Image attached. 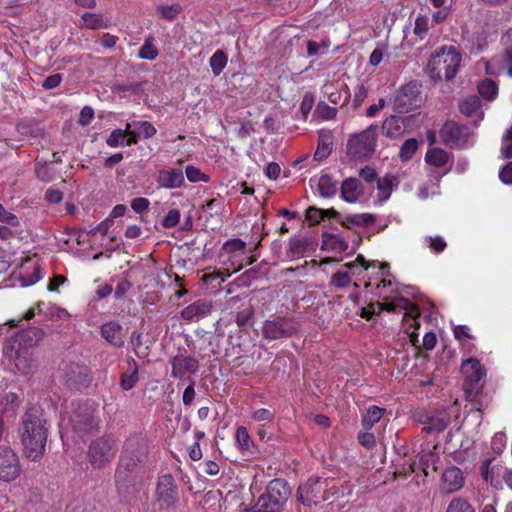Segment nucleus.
Returning <instances> with one entry per match:
<instances>
[{
	"mask_svg": "<svg viewBox=\"0 0 512 512\" xmlns=\"http://www.w3.org/2000/svg\"><path fill=\"white\" fill-rule=\"evenodd\" d=\"M149 443L141 432L131 434L123 443L115 470V483L119 493H129L136 481V474L147 462Z\"/></svg>",
	"mask_w": 512,
	"mask_h": 512,
	"instance_id": "1",
	"label": "nucleus"
},
{
	"mask_svg": "<svg viewBox=\"0 0 512 512\" xmlns=\"http://www.w3.org/2000/svg\"><path fill=\"white\" fill-rule=\"evenodd\" d=\"M351 489L344 486L339 479L310 477L297 489V500L306 507L318 505L325 501H335L351 494Z\"/></svg>",
	"mask_w": 512,
	"mask_h": 512,
	"instance_id": "2",
	"label": "nucleus"
},
{
	"mask_svg": "<svg viewBox=\"0 0 512 512\" xmlns=\"http://www.w3.org/2000/svg\"><path fill=\"white\" fill-rule=\"evenodd\" d=\"M47 421L41 411L36 408L28 409L23 417L21 441L27 458L35 461L40 459L47 442Z\"/></svg>",
	"mask_w": 512,
	"mask_h": 512,
	"instance_id": "3",
	"label": "nucleus"
},
{
	"mask_svg": "<svg viewBox=\"0 0 512 512\" xmlns=\"http://www.w3.org/2000/svg\"><path fill=\"white\" fill-rule=\"evenodd\" d=\"M463 390L467 401L475 403V408L482 409L483 385L486 369L476 358H468L462 362Z\"/></svg>",
	"mask_w": 512,
	"mask_h": 512,
	"instance_id": "4",
	"label": "nucleus"
},
{
	"mask_svg": "<svg viewBox=\"0 0 512 512\" xmlns=\"http://www.w3.org/2000/svg\"><path fill=\"white\" fill-rule=\"evenodd\" d=\"M291 495L289 484L283 479L271 480L266 491L258 498L251 509L244 508V512H283L286 502Z\"/></svg>",
	"mask_w": 512,
	"mask_h": 512,
	"instance_id": "5",
	"label": "nucleus"
},
{
	"mask_svg": "<svg viewBox=\"0 0 512 512\" xmlns=\"http://www.w3.org/2000/svg\"><path fill=\"white\" fill-rule=\"evenodd\" d=\"M462 56L457 47L443 46L436 51L428 62L429 75L436 80H451L455 77Z\"/></svg>",
	"mask_w": 512,
	"mask_h": 512,
	"instance_id": "6",
	"label": "nucleus"
},
{
	"mask_svg": "<svg viewBox=\"0 0 512 512\" xmlns=\"http://www.w3.org/2000/svg\"><path fill=\"white\" fill-rule=\"evenodd\" d=\"M117 452V438L113 434H104L90 442L87 457L93 469H103L111 464Z\"/></svg>",
	"mask_w": 512,
	"mask_h": 512,
	"instance_id": "7",
	"label": "nucleus"
},
{
	"mask_svg": "<svg viewBox=\"0 0 512 512\" xmlns=\"http://www.w3.org/2000/svg\"><path fill=\"white\" fill-rule=\"evenodd\" d=\"M378 126L370 125L365 130L351 135L347 141V155L352 160H364L375 151Z\"/></svg>",
	"mask_w": 512,
	"mask_h": 512,
	"instance_id": "8",
	"label": "nucleus"
},
{
	"mask_svg": "<svg viewBox=\"0 0 512 512\" xmlns=\"http://www.w3.org/2000/svg\"><path fill=\"white\" fill-rule=\"evenodd\" d=\"M391 280H387L382 278L375 285L371 280L367 281L364 285L366 289H370V291L378 298H382L384 302H376L379 314L382 311L387 312H396L398 310H407L409 307L412 308L413 311L418 313V309L415 305L411 304L410 301L404 297H398L395 301L388 302L387 296L383 293L382 289L391 286Z\"/></svg>",
	"mask_w": 512,
	"mask_h": 512,
	"instance_id": "9",
	"label": "nucleus"
},
{
	"mask_svg": "<svg viewBox=\"0 0 512 512\" xmlns=\"http://www.w3.org/2000/svg\"><path fill=\"white\" fill-rule=\"evenodd\" d=\"M471 130L467 125L453 120L446 121L439 130L441 142L451 149H463L467 146Z\"/></svg>",
	"mask_w": 512,
	"mask_h": 512,
	"instance_id": "10",
	"label": "nucleus"
},
{
	"mask_svg": "<svg viewBox=\"0 0 512 512\" xmlns=\"http://www.w3.org/2000/svg\"><path fill=\"white\" fill-rule=\"evenodd\" d=\"M261 330L263 337L267 340L290 338L299 331L294 319L286 316L266 320Z\"/></svg>",
	"mask_w": 512,
	"mask_h": 512,
	"instance_id": "11",
	"label": "nucleus"
},
{
	"mask_svg": "<svg viewBox=\"0 0 512 512\" xmlns=\"http://www.w3.org/2000/svg\"><path fill=\"white\" fill-rule=\"evenodd\" d=\"M94 413L95 408L88 404H81L74 410L70 423L80 437L99 429V420H96Z\"/></svg>",
	"mask_w": 512,
	"mask_h": 512,
	"instance_id": "12",
	"label": "nucleus"
},
{
	"mask_svg": "<svg viewBox=\"0 0 512 512\" xmlns=\"http://www.w3.org/2000/svg\"><path fill=\"white\" fill-rule=\"evenodd\" d=\"M420 94L421 85L416 81L404 84L394 97V110L399 113H406L418 107L421 102Z\"/></svg>",
	"mask_w": 512,
	"mask_h": 512,
	"instance_id": "13",
	"label": "nucleus"
},
{
	"mask_svg": "<svg viewBox=\"0 0 512 512\" xmlns=\"http://www.w3.org/2000/svg\"><path fill=\"white\" fill-rule=\"evenodd\" d=\"M22 473L18 455L8 446H0V482L15 481Z\"/></svg>",
	"mask_w": 512,
	"mask_h": 512,
	"instance_id": "14",
	"label": "nucleus"
},
{
	"mask_svg": "<svg viewBox=\"0 0 512 512\" xmlns=\"http://www.w3.org/2000/svg\"><path fill=\"white\" fill-rule=\"evenodd\" d=\"M438 448L437 444L431 445L430 443H426L422 445L421 451L418 454L419 462H413L409 465V469L411 472H415L416 468L420 469L425 476L430 475V473L437 471V463L439 462V454L436 452Z\"/></svg>",
	"mask_w": 512,
	"mask_h": 512,
	"instance_id": "15",
	"label": "nucleus"
},
{
	"mask_svg": "<svg viewBox=\"0 0 512 512\" xmlns=\"http://www.w3.org/2000/svg\"><path fill=\"white\" fill-rule=\"evenodd\" d=\"M4 353L14 361L15 368L21 374L31 373L37 366L33 354L28 348L16 346V348L11 351L10 343L7 342Z\"/></svg>",
	"mask_w": 512,
	"mask_h": 512,
	"instance_id": "16",
	"label": "nucleus"
},
{
	"mask_svg": "<svg viewBox=\"0 0 512 512\" xmlns=\"http://www.w3.org/2000/svg\"><path fill=\"white\" fill-rule=\"evenodd\" d=\"M44 337L45 331L41 327L31 326L16 333L8 342L10 343L11 351H13L16 346L30 349L37 346Z\"/></svg>",
	"mask_w": 512,
	"mask_h": 512,
	"instance_id": "17",
	"label": "nucleus"
},
{
	"mask_svg": "<svg viewBox=\"0 0 512 512\" xmlns=\"http://www.w3.org/2000/svg\"><path fill=\"white\" fill-rule=\"evenodd\" d=\"M171 377L183 379L187 374H196L199 371V361L195 357L176 355L170 360Z\"/></svg>",
	"mask_w": 512,
	"mask_h": 512,
	"instance_id": "18",
	"label": "nucleus"
},
{
	"mask_svg": "<svg viewBox=\"0 0 512 512\" xmlns=\"http://www.w3.org/2000/svg\"><path fill=\"white\" fill-rule=\"evenodd\" d=\"M157 495L167 507H172L178 501L177 486L171 474L161 476L157 484Z\"/></svg>",
	"mask_w": 512,
	"mask_h": 512,
	"instance_id": "19",
	"label": "nucleus"
},
{
	"mask_svg": "<svg viewBox=\"0 0 512 512\" xmlns=\"http://www.w3.org/2000/svg\"><path fill=\"white\" fill-rule=\"evenodd\" d=\"M101 337L115 348H121L125 343L123 326L116 320L105 322L100 327Z\"/></svg>",
	"mask_w": 512,
	"mask_h": 512,
	"instance_id": "20",
	"label": "nucleus"
},
{
	"mask_svg": "<svg viewBox=\"0 0 512 512\" xmlns=\"http://www.w3.org/2000/svg\"><path fill=\"white\" fill-rule=\"evenodd\" d=\"M212 301L199 299L192 304L186 306L181 311V317L190 322H198L206 318L212 313Z\"/></svg>",
	"mask_w": 512,
	"mask_h": 512,
	"instance_id": "21",
	"label": "nucleus"
},
{
	"mask_svg": "<svg viewBox=\"0 0 512 512\" xmlns=\"http://www.w3.org/2000/svg\"><path fill=\"white\" fill-rule=\"evenodd\" d=\"M157 184L165 189L180 188L185 184V177L181 168L162 169L156 176Z\"/></svg>",
	"mask_w": 512,
	"mask_h": 512,
	"instance_id": "22",
	"label": "nucleus"
},
{
	"mask_svg": "<svg viewBox=\"0 0 512 512\" xmlns=\"http://www.w3.org/2000/svg\"><path fill=\"white\" fill-rule=\"evenodd\" d=\"M64 380L70 387L90 382L89 369L85 365L71 363L64 368Z\"/></svg>",
	"mask_w": 512,
	"mask_h": 512,
	"instance_id": "23",
	"label": "nucleus"
},
{
	"mask_svg": "<svg viewBox=\"0 0 512 512\" xmlns=\"http://www.w3.org/2000/svg\"><path fill=\"white\" fill-rule=\"evenodd\" d=\"M407 123H409L408 117L390 115L383 121L381 132L390 139H397L405 133Z\"/></svg>",
	"mask_w": 512,
	"mask_h": 512,
	"instance_id": "24",
	"label": "nucleus"
},
{
	"mask_svg": "<svg viewBox=\"0 0 512 512\" xmlns=\"http://www.w3.org/2000/svg\"><path fill=\"white\" fill-rule=\"evenodd\" d=\"M126 363V370L121 374L120 387L124 391H129L139 381V366L133 357H128Z\"/></svg>",
	"mask_w": 512,
	"mask_h": 512,
	"instance_id": "25",
	"label": "nucleus"
},
{
	"mask_svg": "<svg viewBox=\"0 0 512 512\" xmlns=\"http://www.w3.org/2000/svg\"><path fill=\"white\" fill-rule=\"evenodd\" d=\"M333 145L332 132L330 130H320L318 132V144L314 153V159L317 161L326 159L331 154Z\"/></svg>",
	"mask_w": 512,
	"mask_h": 512,
	"instance_id": "26",
	"label": "nucleus"
},
{
	"mask_svg": "<svg viewBox=\"0 0 512 512\" xmlns=\"http://www.w3.org/2000/svg\"><path fill=\"white\" fill-rule=\"evenodd\" d=\"M235 440L238 449L241 451V453L248 456H254L258 452L257 446L252 440L246 427L239 426L237 428L235 433Z\"/></svg>",
	"mask_w": 512,
	"mask_h": 512,
	"instance_id": "27",
	"label": "nucleus"
},
{
	"mask_svg": "<svg viewBox=\"0 0 512 512\" xmlns=\"http://www.w3.org/2000/svg\"><path fill=\"white\" fill-rule=\"evenodd\" d=\"M458 107L459 111L466 117L478 116L483 119L482 103L476 95L464 98L459 102Z\"/></svg>",
	"mask_w": 512,
	"mask_h": 512,
	"instance_id": "28",
	"label": "nucleus"
},
{
	"mask_svg": "<svg viewBox=\"0 0 512 512\" xmlns=\"http://www.w3.org/2000/svg\"><path fill=\"white\" fill-rule=\"evenodd\" d=\"M442 480L445 489L450 493L459 490L464 482L462 471L455 466L449 467L443 472Z\"/></svg>",
	"mask_w": 512,
	"mask_h": 512,
	"instance_id": "29",
	"label": "nucleus"
},
{
	"mask_svg": "<svg viewBox=\"0 0 512 512\" xmlns=\"http://www.w3.org/2000/svg\"><path fill=\"white\" fill-rule=\"evenodd\" d=\"M362 193L361 184L356 178H347L343 181L341 185V197L346 202H356Z\"/></svg>",
	"mask_w": 512,
	"mask_h": 512,
	"instance_id": "30",
	"label": "nucleus"
},
{
	"mask_svg": "<svg viewBox=\"0 0 512 512\" xmlns=\"http://www.w3.org/2000/svg\"><path fill=\"white\" fill-rule=\"evenodd\" d=\"M423 423V432L427 434L440 433L447 428L450 423V418L446 413H439L436 415L428 416Z\"/></svg>",
	"mask_w": 512,
	"mask_h": 512,
	"instance_id": "31",
	"label": "nucleus"
},
{
	"mask_svg": "<svg viewBox=\"0 0 512 512\" xmlns=\"http://www.w3.org/2000/svg\"><path fill=\"white\" fill-rule=\"evenodd\" d=\"M376 222V216L370 213L349 214L341 221L342 226L351 228V226L369 227Z\"/></svg>",
	"mask_w": 512,
	"mask_h": 512,
	"instance_id": "32",
	"label": "nucleus"
},
{
	"mask_svg": "<svg viewBox=\"0 0 512 512\" xmlns=\"http://www.w3.org/2000/svg\"><path fill=\"white\" fill-rule=\"evenodd\" d=\"M450 160V154L442 148H431L426 152L425 161L436 168L444 167Z\"/></svg>",
	"mask_w": 512,
	"mask_h": 512,
	"instance_id": "33",
	"label": "nucleus"
},
{
	"mask_svg": "<svg viewBox=\"0 0 512 512\" xmlns=\"http://www.w3.org/2000/svg\"><path fill=\"white\" fill-rule=\"evenodd\" d=\"M21 402L22 400L17 393L8 392L0 400V412L14 415Z\"/></svg>",
	"mask_w": 512,
	"mask_h": 512,
	"instance_id": "34",
	"label": "nucleus"
},
{
	"mask_svg": "<svg viewBox=\"0 0 512 512\" xmlns=\"http://www.w3.org/2000/svg\"><path fill=\"white\" fill-rule=\"evenodd\" d=\"M385 413V408L376 405L370 406L362 417V427L368 431L380 421Z\"/></svg>",
	"mask_w": 512,
	"mask_h": 512,
	"instance_id": "35",
	"label": "nucleus"
},
{
	"mask_svg": "<svg viewBox=\"0 0 512 512\" xmlns=\"http://www.w3.org/2000/svg\"><path fill=\"white\" fill-rule=\"evenodd\" d=\"M231 276L228 270L225 271H216L213 270L211 272H205L201 278L204 285L210 287L211 289H215L220 287V285Z\"/></svg>",
	"mask_w": 512,
	"mask_h": 512,
	"instance_id": "36",
	"label": "nucleus"
},
{
	"mask_svg": "<svg viewBox=\"0 0 512 512\" xmlns=\"http://www.w3.org/2000/svg\"><path fill=\"white\" fill-rule=\"evenodd\" d=\"M478 93L482 98L488 101H493L498 96V85L490 78H486L478 83Z\"/></svg>",
	"mask_w": 512,
	"mask_h": 512,
	"instance_id": "37",
	"label": "nucleus"
},
{
	"mask_svg": "<svg viewBox=\"0 0 512 512\" xmlns=\"http://www.w3.org/2000/svg\"><path fill=\"white\" fill-rule=\"evenodd\" d=\"M159 55V50L155 44V38L149 35L145 38L144 44L138 52V57L145 60H155Z\"/></svg>",
	"mask_w": 512,
	"mask_h": 512,
	"instance_id": "38",
	"label": "nucleus"
},
{
	"mask_svg": "<svg viewBox=\"0 0 512 512\" xmlns=\"http://www.w3.org/2000/svg\"><path fill=\"white\" fill-rule=\"evenodd\" d=\"M323 247L337 253H343L348 249V243L337 235L323 234Z\"/></svg>",
	"mask_w": 512,
	"mask_h": 512,
	"instance_id": "39",
	"label": "nucleus"
},
{
	"mask_svg": "<svg viewBox=\"0 0 512 512\" xmlns=\"http://www.w3.org/2000/svg\"><path fill=\"white\" fill-rule=\"evenodd\" d=\"M430 30V19L425 14H418L414 21L413 33L419 40H424Z\"/></svg>",
	"mask_w": 512,
	"mask_h": 512,
	"instance_id": "40",
	"label": "nucleus"
},
{
	"mask_svg": "<svg viewBox=\"0 0 512 512\" xmlns=\"http://www.w3.org/2000/svg\"><path fill=\"white\" fill-rule=\"evenodd\" d=\"M227 61V55L223 50L218 49L213 53V55L210 57L209 65L215 76L220 75V73L226 67Z\"/></svg>",
	"mask_w": 512,
	"mask_h": 512,
	"instance_id": "41",
	"label": "nucleus"
},
{
	"mask_svg": "<svg viewBox=\"0 0 512 512\" xmlns=\"http://www.w3.org/2000/svg\"><path fill=\"white\" fill-rule=\"evenodd\" d=\"M318 191L322 197H332L335 195L337 187L330 175L324 174L319 178Z\"/></svg>",
	"mask_w": 512,
	"mask_h": 512,
	"instance_id": "42",
	"label": "nucleus"
},
{
	"mask_svg": "<svg viewBox=\"0 0 512 512\" xmlns=\"http://www.w3.org/2000/svg\"><path fill=\"white\" fill-rule=\"evenodd\" d=\"M395 181L396 178L389 175L385 176L383 179L378 180L377 189L380 191V202H384L390 198Z\"/></svg>",
	"mask_w": 512,
	"mask_h": 512,
	"instance_id": "43",
	"label": "nucleus"
},
{
	"mask_svg": "<svg viewBox=\"0 0 512 512\" xmlns=\"http://www.w3.org/2000/svg\"><path fill=\"white\" fill-rule=\"evenodd\" d=\"M418 149V141L415 138H409L400 147L399 157L403 162L412 159Z\"/></svg>",
	"mask_w": 512,
	"mask_h": 512,
	"instance_id": "44",
	"label": "nucleus"
},
{
	"mask_svg": "<svg viewBox=\"0 0 512 512\" xmlns=\"http://www.w3.org/2000/svg\"><path fill=\"white\" fill-rule=\"evenodd\" d=\"M130 342L137 357L144 358L148 355V347H143V335L141 332L133 331Z\"/></svg>",
	"mask_w": 512,
	"mask_h": 512,
	"instance_id": "45",
	"label": "nucleus"
},
{
	"mask_svg": "<svg viewBox=\"0 0 512 512\" xmlns=\"http://www.w3.org/2000/svg\"><path fill=\"white\" fill-rule=\"evenodd\" d=\"M82 20L84 22V26L88 29L97 30L107 27L100 14L86 12L82 15Z\"/></svg>",
	"mask_w": 512,
	"mask_h": 512,
	"instance_id": "46",
	"label": "nucleus"
},
{
	"mask_svg": "<svg viewBox=\"0 0 512 512\" xmlns=\"http://www.w3.org/2000/svg\"><path fill=\"white\" fill-rule=\"evenodd\" d=\"M306 250V241L301 238H290L287 255L294 259L299 258Z\"/></svg>",
	"mask_w": 512,
	"mask_h": 512,
	"instance_id": "47",
	"label": "nucleus"
},
{
	"mask_svg": "<svg viewBox=\"0 0 512 512\" xmlns=\"http://www.w3.org/2000/svg\"><path fill=\"white\" fill-rule=\"evenodd\" d=\"M446 512H475V510L464 498L455 497L448 504Z\"/></svg>",
	"mask_w": 512,
	"mask_h": 512,
	"instance_id": "48",
	"label": "nucleus"
},
{
	"mask_svg": "<svg viewBox=\"0 0 512 512\" xmlns=\"http://www.w3.org/2000/svg\"><path fill=\"white\" fill-rule=\"evenodd\" d=\"M370 264L366 261L362 254H358L356 259L352 262L345 263L343 267H345L350 275L359 274L363 270H367Z\"/></svg>",
	"mask_w": 512,
	"mask_h": 512,
	"instance_id": "49",
	"label": "nucleus"
},
{
	"mask_svg": "<svg viewBox=\"0 0 512 512\" xmlns=\"http://www.w3.org/2000/svg\"><path fill=\"white\" fill-rule=\"evenodd\" d=\"M185 175L189 182L191 183H197V182H209L210 177L207 174H204L201 172V170L194 166V165H188L185 168Z\"/></svg>",
	"mask_w": 512,
	"mask_h": 512,
	"instance_id": "50",
	"label": "nucleus"
},
{
	"mask_svg": "<svg viewBox=\"0 0 512 512\" xmlns=\"http://www.w3.org/2000/svg\"><path fill=\"white\" fill-rule=\"evenodd\" d=\"M351 283V275L348 271H337L331 277V286L342 289L347 287Z\"/></svg>",
	"mask_w": 512,
	"mask_h": 512,
	"instance_id": "51",
	"label": "nucleus"
},
{
	"mask_svg": "<svg viewBox=\"0 0 512 512\" xmlns=\"http://www.w3.org/2000/svg\"><path fill=\"white\" fill-rule=\"evenodd\" d=\"M161 18L172 21L182 11V6L179 3L171 5H164L158 8Z\"/></svg>",
	"mask_w": 512,
	"mask_h": 512,
	"instance_id": "52",
	"label": "nucleus"
},
{
	"mask_svg": "<svg viewBox=\"0 0 512 512\" xmlns=\"http://www.w3.org/2000/svg\"><path fill=\"white\" fill-rule=\"evenodd\" d=\"M126 131L122 129H114L108 138L106 144L111 148H117L119 146H126L125 144Z\"/></svg>",
	"mask_w": 512,
	"mask_h": 512,
	"instance_id": "53",
	"label": "nucleus"
},
{
	"mask_svg": "<svg viewBox=\"0 0 512 512\" xmlns=\"http://www.w3.org/2000/svg\"><path fill=\"white\" fill-rule=\"evenodd\" d=\"M251 418L255 422L271 423L275 420V412L270 409L260 408V409H256V410L252 411Z\"/></svg>",
	"mask_w": 512,
	"mask_h": 512,
	"instance_id": "54",
	"label": "nucleus"
},
{
	"mask_svg": "<svg viewBox=\"0 0 512 512\" xmlns=\"http://www.w3.org/2000/svg\"><path fill=\"white\" fill-rule=\"evenodd\" d=\"M0 222L7 225V227H18L20 225V221L17 215L5 209V207L0 204Z\"/></svg>",
	"mask_w": 512,
	"mask_h": 512,
	"instance_id": "55",
	"label": "nucleus"
},
{
	"mask_svg": "<svg viewBox=\"0 0 512 512\" xmlns=\"http://www.w3.org/2000/svg\"><path fill=\"white\" fill-rule=\"evenodd\" d=\"M181 214L178 209H171L162 220V226L166 229L176 227L180 222Z\"/></svg>",
	"mask_w": 512,
	"mask_h": 512,
	"instance_id": "56",
	"label": "nucleus"
},
{
	"mask_svg": "<svg viewBox=\"0 0 512 512\" xmlns=\"http://www.w3.org/2000/svg\"><path fill=\"white\" fill-rule=\"evenodd\" d=\"M246 247V243L241 240L240 238H233L227 240L223 246L222 249L227 253H235L237 251H242Z\"/></svg>",
	"mask_w": 512,
	"mask_h": 512,
	"instance_id": "57",
	"label": "nucleus"
},
{
	"mask_svg": "<svg viewBox=\"0 0 512 512\" xmlns=\"http://www.w3.org/2000/svg\"><path fill=\"white\" fill-rule=\"evenodd\" d=\"M305 218L310 225L319 224L324 219L322 209L315 206H310L305 213Z\"/></svg>",
	"mask_w": 512,
	"mask_h": 512,
	"instance_id": "58",
	"label": "nucleus"
},
{
	"mask_svg": "<svg viewBox=\"0 0 512 512\" xmlns=\"http://www.w3.org/2000/svg\"><path fill=\"white\" fill-rule=\"evenodd\" d=\"M135 125L139 128L145 139L153 137L157 132L154 125L149 121H138L135 122Z\"/></svg>",
	"mask_w": 512,
	"mask_h": 512,
	"instance_id": "59",
	"label": "nucleus"
},
{
	"mask_svg": "<svg viewBox=\"0 0 512 512\" xmlns=\"http://www.w3.org/2000/svg\"><path fill=\"white\" fill-rule=\"evenodd\" d=\"M150 206L149 199L145 197H137L131 201V208L137 214H142L147 211Z\"/></svg>",
	"mask_w": 512,
	"mask_h": 512,
	"instance_id": "60",
	"label": "nucleus"
},
{
	"mask_svg": "<svg viewBox=\"0 0 512 512\" xmlns=\"http://www.w3.org/2000/svg\"><path fill=\"white\" fill-rule=\"evenodd\" d=\"M195 380L190 378L189 385L185 388L182 396V401L185 406H190L195 399Z\"/></svg>",
	"mask_w": 512,
	"mask_h": 512,
	"instance_id": "61",
	"label": "nucleus"
},
{
	"mask_svg": "<svg viewBox=\"0 0 512 512\" xmlns=\"http://www.w3.org/2000/svg\"><path fill=\"white\" fill-rule=\"evenodd\" d=\"M132 284L128 280L120 281L114 290V297L116 300H124L127 292L131 289Z\"/></svg>",
	"mask_w": 512,
	"mask_h": 512,
	"instance_id": "62",
	"label": "nucleus"
},
{
	"mask_svg": "<svg viewBox=\"0 0 512 512\" xmlns=\"http://www.w3.org/2000/svg\"><path fill=\"white\" fill-rule=\"evenodd\" d=\"M501 152L505 158H512V133L510 130L503 135Z\"/></svg>",
	"mask_w": 512,
	"mask_h": 512,
	"instance_id": "63",
	"label": "nucleus"
},
{
	"mask_svg": "<svg viewBox=\"0 0 512 512\" xmlns=\"http://www.w3.org/2000/svg\"><path fill=\"white\" fill-rule=\"evenodd\" d=\"M499 179L504 184H512V161L507 163L499 172Z\"/></svg>",
	"mask_w": 512,
	"mask_h": 512,
	"instance_id": "64",
	"label": "nucleus"
}]
</instances>
